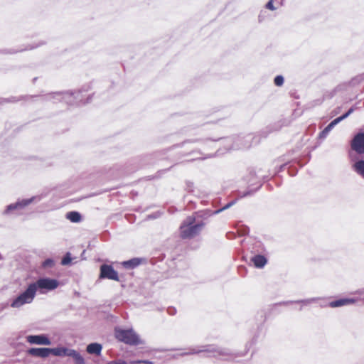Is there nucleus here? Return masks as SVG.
Returning <instances> with one entry per match:
<instances>
[{"label": "nucleus", "instance_id": "obj_1", "mask_svg": "<svg viewBox=\"0 0 364 364\" xmlns=\"http://www.w3.org/2000/svg\"><path fill=\"white\" fill-rule=\"evenodd\" d=\"M205 223L199 222L196 223L193 216H188L180 226V236L183 239H190L199 235L203 228Z\"/></svg>", "mask_w": 364, "mask_h": 364}, {"label": "nucleus", "instance_id": "obj_2", "mask_svg": "<svg viewBox=\"0 0 364 364\" xmlns=\"http://www.w3.org/2000/svg\"><path fill=\"white\" fill-rule=\"evenodd\" d=\"M202 352L212 353L213 357H227L231 355L232 353L230 349L218 347L215 345H205L198 347V348H191L188 351H184L177 355H174L173 358L178 356H185L189 355L198 354Z\"/></svg>", "mask_w": 364, "mask_h": 364}, {"label": "nucleus", "instance_id": "obj_3", "mask_svg": "<svg viewBox=\"0 0 364 364\" xmlns=\"http://www.w3.org/2000/svg\"><path fill=\"white\" fill-rule=\"evenodd\" d=\"M30 284L31 286H34V291L36 294L38 290L41 294H44L58 288L59 286V282L55 279L43 277Z\"/></svg>", "mask_w": 364, "mask_h": 364}, {"label": "nucleus", "instance_id": "obj_4", "mask_svg": "<svg viewBox=\"0 0 364 364\" xmlns=\"http://www.w3.org/2000/svg\"><path fill=\"white\" fill-rule=\"evenodd\" d=\"M116 338L126 344L136 346L141 343L138 335L132 329L115 328Z\"/></svg>", "mask_w": 364, "mask_h": 364}, {"label": "nucleus", "instance_id": "obj_5", "mask_svg": "<svg viewBox=\"0 0 364 364\" xmlns=\"http://www.w3.org/2000/svg\"><path fill=\"white\" fill-rule=\"evenodd\" d=\"M34 286L29 284L26 289L16 297L11 302V306L13 308H19L24 304H31L36 296Z\"/></svg>", "mask_w": 364, "mask_h": 364}, {"label": "nucleus", "instance_id": "obj_6", "mask_svg": "<svg viewBox=\"0 0 364 364\" xmlns=\"http://www.w3.org/2000/svg\"><path fill=\"white\" fill-rule=\"evenodd\" d=\"M36 197L33 196L30 198L18 200L14 203H11L6 206L2 214L4 215H10L14 214L20 210H23L26 206L32 203Z\"/></svg>", "mask_w": 364, "mask_h": 364}, {"label": "nucleus", "instance_id": "obj_7", "mask_svg": "<svg viewBox=\"0 0 364 364\" xmlns=\"http://www.w3.org/2000/svg\"><path fill=\"white\" fill-rule=\"evenodd\" d=\"M75 93L71 92H55L49 93L44 96L43 100L46 101H52L53 102H57L59 101H64L65 103H73V101L68 100Z\"/></svg>", "mask_w": 364, "mask_h": 364}, {"label": "nucleus", "instance_id": "obj_8", "mask_svg": "<svg viewBox=\"0 0 364 364\" xmlns=\"http://www.w3.org/2000/svg\"><path fill=\"white\" fill-rule=\"evenodd\" d=\"M351 149L358 154H364V132L356 134L351 141Z\"/></svg>", "mask_w": 364, "mask_h": 364}, {"label": "nucleus", "instance_id": "obj_9", "mask_svg": "<svg viewBox=\"0 0 364 364\" xmlns=\"http://www.w3.org/2000/svg\"><path fill=\"white\" fill-rule=\"evenodd\" d=\"M100 277L119 281L118 273L111 265L102 264L100 267Z\"/></svg>", "mask_w": 364, "mask_h": 364}, {"label": "nucleus", "instance_id": "obj_10", "mask_svg": "<svg viewBox=\"0 0 364 364\" xmlns=\"http://www.w3.org/2000/svg\"><path fill=\"white\" fill-rule=\"evenodd\" d=\"M26 341L30 344L49 346L50 340L46 334L28 335L26 336Z\"/></svg>", "mask_w": 364, "mask_h": 364}, {"label": "nucleus", "instance_id": "obj_11", "mask_svg": "<svg viewBox=\"0 0 364 364\" xmlns=\"http://www.w3.org/2000/svg\"><path fill=\"white\" fill-rule=\"evenodd\" d=\"M358 301L355 298H341L335 301H332L328 304V306L331 308H338L343 306L352 305Z\"/></svg>", "mask_w": 364, "mask_h": 364}, {"label": "nucleus", "instance_id": "obj_12", "mask_svg": "<svg viewBox=\"0 0 364 364\" xmlns=\"http://www.w3.org/2000/svg\"><path fill=\"white\" fill-rule=\"evenodd\" d=\"M88 91V88H84L82 87L80 90H75V91H70L71 92H74L75 94L68 100H73V103H68L69 105H75L78 104L80 102H83L84 104L86 102H88V100L86 102H84V93Z\"/></svg>", "mask_w": 364, "mask_h": 364}, {"label": "nucleus", "instance_id": "obj_13", "mask_svg": "<svg viewBox=\"0 0 364 364\" xmlns=\"http://www.w3.org/2000/svg\"><path fill=\"white\" fill-rule=\"evenodd\" d=\"M28 353L32 356L46 358L49 356V348H31Z\"/></svg>", "mask_w": 364, "mask_h": 364}, {"label": "nucleus", "instance_id": "obj_14", "mask_svg": "<svg viewBox=\"0 0 364 364\" xmlns=\"http://www.w3.org/2000/svg\"><path fill=\"white\" fill-rule=\"evenodd\" d=\"M65 356L72 357L75 359V364H82L85 362L83 357L75 350L68 349L65 348Z\"/></svg>", "mask_w": 364, "mask_h": 364}, {"label": "nucleus", "instance_id": "obj_15", "mask_svg": "<svg viewBox=\"0 0 364 364\" xmlns=\"http://www.w3.org/2000/svg\"><path fill=\"white\" fill-rule=\"evenodd\" d=\"M253 139L251 134L247 135L243 139V141L241 144H239V141L242 140V139L238 138L237 141L233 146V149H247L251 146V141Z\"/></svg>", "mask_w": 364, "mask_h": 364}, {"label": "nucleus", "instance_id": "obj_16", "mask_svg": "<svg viewBox=\"0 0 364 364\" xmlns=\"http://www.w3.org/2000/svg\"><path fill=\"white\" fill-rule=\"evenodd\" d=\"M251 261L257 268H263L267 263V259L262 255H256L252 257Z\"/></svg>", "mask_w": 364, "mask_h": 364}, {"label": "nucleus", "instance_id": "obj_17", "mask_svg": "<svg viewBox=\"0 0 364 364\" xmlns=\"http://www.w3.org/2000/svg\"><path fill=\"white\" fill-rule=\"evenodd\" d=\"M102 346L98 343H92L87 345V352L90 354L99 355L101 353Z\"/></svg>", "mask_w": 364, "mask_h": 364}, {"label": "nucleus", "instance_id": "obj_18", "mask_svg": "<svg viewBox=\"0 0 364 364\" xmlns=\"http://www.w3.org/2000/svg\"><path fill=\"white\" fill-rule=\"evenodd\" d=\"M141 259L134 257L127 261H124L122 264L123 267L127 269H132L139 266L141 262Z\"/></svg>", "mask_w": 364, "mask_h": 364}, {"label": "nucleus", "instance_id": "obj_19", "mask_svg": "<svg viewBox=\"0 0 364 364\" xmlns=\"http://www.w3.org/2000/svg\"><path fill=\"white\" fill-rule=\"evenodd\" d=\"M353 168L358 175L364 178V156L355 162Z\"/></svg>", "mask_w": 364, "mask_h": 364}, {"label": "nucleus", "instance_id": "obj_20", "mask_svg": "<svg viewBox=\"0 0 364 364\" xmlns=\"http://www.w3.org/2000/svg\"><path fill=\"white\" fill-rule=\"evenodd\" d=\"M66 218L73 223H79L82 220V216L79 212L70 211L67 213Z\"/></svg>", "mask_w": 364, "mask_h": 364}, {"label": "nucleus", "instance_id": "obj_21", "mask_svg": "<svg viewBox=\"0 0 364 364\" xmlns=\"http://www.w3.org/2000/svg\"><path fill=\"white\" fill-rule=\"evenodd\" d=\"M65 348H49V355L53 354L55 356H65Z\"/></svg>", "mask_w": 364, "mask_h": 364}, {"label": "nucleus", "instance_id": "obj_22", "mask_svg": "<svg viewBox=\"0 0 364 364\" xmlns=\"http://www.w3.org/2000/svg\"><path fill=\"white\" fill-rule=\"evenodd\" d=\"M318 299V298H310V299H306L298 300V301H287L286 304L301 303V304H303L304 305H308V304H311L313 302L316 301Z\"/></svg>", "mask_w": 364, "mask_h": 364}, {"label": "nucleus", "instance_id": "obj_23", "mask_svg": "<svg viewBox=\"0 0 364 364\" xmlns=\"http://www.w3.org/2000/svg\"><path fill=\"white\" fill-rule=\"evenodd\" d=\"M333 129V127L329 123L323 131L319 134L320 139H325L328 133Z\"/></svg>", "mask_w": 364, "mask_h": 364}, {"label": "nucleus", "instance_id": "obj_24", "mask_svg": "<svg viewBox=\"0 0 364 364\" xmlns=\"http://www.w3.org/2000/svg\"><path fill=\"white\" fill-rule=\"evenodd\" d=\"M284 79L282 75H277L274 79V83L277 86H282L284 84Z\"/></svg>", "mask_w": 364, "mask_h": 364}, {"label": "nucleus", "instance_id": "obj_25", "mask_svg": "<svg viewBox=\"0 0 364 364\" xmlns=\"http://www.w3.org/2000/svg\"><path fill=\"white\" fill-rule=\"evenodd\" d=\"M72 258L70 257V254L68 252L61 261V264L63 265H68L71 262Z\"/></svg>", "mask_w": 364, "mask_h": 364}, {"label": "nucleus", "instance_id": "obj_26", "mask_svg": "<svg viewBox=\"0 0 364 364\" xmlns=\"http://www.w3.org/2000/svg\"><path fill=\"white\" fill-rule=\"evenodd\" d=\"M235 203V202L232 201L230 203H228V204H226L224 207H223L222 208L220 209H218L215 211H214V214H218V213H221L222 211L229 208L230 207H231L233 204Z\"/></svg>", "mask_w": 364, "mask_h": 364}, {"label": "nucleus", "instance_id": "obj_27", "mask_svg": "<svg viewBox=\"0 0 364 364\" xmlns=\"http://www.w3.org/2000/svg\"><path fill=\"white\" fill-rule=\"evenodd\" d=\"M54 264V262L52 259H46L43 262V266L44 267H53Z\"/></svg>", "mask_w": 364, "mask_h": 364}, {"label": "nucleus", "instance_id": "obj_28", "mask_svg": "<svg viewBox=\"0 0 364 364\" xmlns=\"http://www.w3.org/2000/svg\"><path fill=\"white\" fill-rule=\"evenodd\" d=\"M265 7L269 9V10H271V11H274L276 10V8L274 7V4H273V0H269Z\"/></svg>", "mask_w": 364, "mask_h": 364}, {"label": "nucleus", "instance_id": "obj_29", "mask_svg": "<svg viewBox=\"0 0 364 364\" xmlns=\"http://www.w3.org/2000/svg\"><path fill=\"white\" fill-rule=\"evenodd\" d=\"M341 121H343L342 117H338L336 119H334L333 121L330 122V124L334 127L336 125H337L338 123H340Z\"/></svg>", "mask_w": 364, "mask_h": 364}, {"label": "nucleus", "instance_id": "obj_30", "mask_svg": "<svg viewBox=\"0 0 364 364\" xmlns=\"http://www.w3.org/2000/svg\"><path fill=\"white\" fill-rule=\"evenodd\" d=\"M107 364H127L126 361L122 359H117L108 362Z\"/></svg>", "mask_w": 364, "mask_h": 364}, {"label": "nucleus", "instance_id": "obj_31", "mask_svg": "<svg viewBox=\"0 0 364 364\" xmlns=\"http://www.w3.org/2000/svg\"><path fill=\"white\" fill-rule=\"evenodd\" d=\"M198 141V139H194V140H187V141H183L182 144H181V146H185L186 144H188V143H195V142H197Z\"/></svg>", "mask_w": 364, "mask_h": 364}, {"label": "nucleus", "instance_id": "obj_32", "mask_svg": "<svg viewBox=\"0 0 364 364\" xmlns=\"http://www.w3.org/2000/svg\"><path fill=\"white\" fill-rule=\"evenodd\" d=\"M143 361H144V360H132V361H130V364H140V363H143Z\"/></svg>", "mask_w": 364, "mask_h": 364}, {"label": "nucleus", "instance_id": "obj_33", "mask_svg": "<svg viewBox=\"0 0 364 364\" xmlns=\"http://www.w3.org/2000/svg\"><path fill=\"white\" fill-rule=\"evenodd\" d=\"M168 314H171V315H173L176 312V309H173V308H171L168 310Z\"/></svg>", "mask_w": 364, "mask_h": 364}, {"label": "nucleus", "instance_id": "obj_34", "mask_svg": "<svg viewBox=\"0 0 364 364\" xmlns=\"http://www.w3.org/2000/svg\"><path fill=\"white\" fill-rule=\"evenodd\" d=\"M251 194H252V192L247 191V192L243 193V194L242 195V197H245V196H250Z\"/></svg>", "mask_w": 364, "mask_h": 364}, {"label": "nucleus", "instance_id": "obj_35", "mask_svg": "<svg viewBox=\"0 0 364 364\" xmlns=\"http://www.w3.org/2000/svg\"><path fill=\"white\" fill-rule=\"evenodd\" d=\"M353 111H354L353 107H351V108H350V109L348 110V112H347L346 113H347L348 115H350V114H352V113L353 112Z\"/></svg>", "mask_w": 364, "mask_h": 364}, {"label": "nucleus", "instance_id": "obj_36", "mask_svg": "<svg viewBox=\"0 0 364 364\" xmlns=\"http://www.w3.org/2000/svg\"><path fill=\"white\" fill-rule=\"evenodd\" d=\"M349 115L346 112L345 114H343V115L341 116V117H342L343 120H344L345 119H346Z\"/></svg>", "mask_w": 364, "mask_h": 364}, {"label": "nucleus", "instance_id": "obj_37", "mask_svg": "<svg viewBox=\"0 0 364 364\" xmlns=\"http://www.w3.org/2000/svg\"><path fill=\"white\" fill-rule=\"evenodd\" d=\"M248 232H249V230H248L247 228H246L245 230H244L242 232V233H241V234L244 235H247V234H248Z\"/></svg>", "mask_w": 364, "mask_h": 364}, {"label": "nucleus", "instance_id": "obj_38", "mask_svg": "<svg viewBox=\"0 0 364 364\" xmlns=\"http://www.w3.org/2000/svg\"><path fill=\"white\" fill-rule=\"evenodd\" d=\"M143 363L144 364H154L153 362L149 361V360H144V361H143Z\"/></svg>", "mask_w": 364, "mask_h": 364}, {"label": "nucleus", "instance_id": "obj_39", "mask_svg": "<svg viewBox=\"0 0 364 364\" xmlns=\"http://www.w3.org/2000/svg\"><path fill=\"white\" fill-rule=\"evenodd\" d=\"M212 156H213V155L209 154V155H208L207 156L202 157V158H200V159H205L210 158V157H212Z\"/></svg>", "mask_w": 364, "mask_h": 364}, {"label": "nucleus", "instance_id": "obj_40", "mask_svg": "<svg viewBox=\"0 0 364 364\" xmlns=\"http://www.w3.org/2000/svg\"><path fill=\"white\" fill-rule=\"evenodd\" d=\"M358 294L360 295H364V290L358 291Z\"/></svg>", "mask_w": 364, "mask_h": 364}, {"label": "nucleus", "instance_id": "obj_41", "mask_svg": "<svg viewBox=\"0 0 364 364\" xmlns=\"http://www.w3.org/2000/svg\"><path fill=\"white\" fill-rule=\"evenodd\" d=\"M216 140H210V139H207L206 141H210V143L213 144Z\"/></svg>", "mask_w": 364, "mask_h": 364}, {"label": "nucleus", "instance_id": "obj_42", "mask_svg": "<svg viewBox=\"0 0 364 364\" xmlns=\"http://www.w3.org/2000/svg\"><path fill=\"white\" fill-rule=\"evenodd\" d=\"M15 98L14 97H12V100H8L7 101L8 102H14V101H16V100H14Z\"/></svg>", "mask_w": 364, "mask_h": 364}, {"label": "nucleus", "instance_id": "obj_43", "mask_svg": "<svg viewBox=\"0 0 364 364\" xmlns=\"http://www.w3.org/2000/svg\"><path fill=\"white\" fill-rule=\"evenodd\" d=\"M16 52H17V51L14 50V51L6 52V53H16Z\"/></svg>", "mask_w": 364, "mask_h": 364}, {"label": "nucleus", "instance_id": "obj_44", "mask_svg": "<svg viewBox=\"0 0 364 364\" xmlns=\"http://www.w3.org/2000/svg\"><path fill=\"white\" fill-rule=\"evenodd\" d=\"M82 364H85V363H82Z\"/></svg>", "mask_w": 364, "mask_h": 364}]
</instances>
